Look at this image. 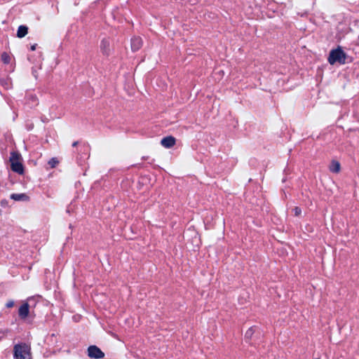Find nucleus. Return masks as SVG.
<instances>
[{
  "label": "nucleus",
  "mask_w": 359,
  "mask_h": 359,
  "mask_svg": "<svg viewBox=\"0 0 359 359\" xmlns=\"http://www.w3.org/2000/svg\"><path fill=\"white\" fill-rule=\"evenodd\" d=\"M1 61L4 63V64H9L10 62H11V57L10 55L4 52L1 55Z\"/></svg>",
  "instance_id": "nucleus-13"
},
{
  "label": "nucleus",
  "mask_w": 359,
  "mask_h": 359,
  "mask_svg": "<svg viewBox=\"0 0 359 359\" xmlns=\"http://www.w3.org/2000/svg\"><path fill=\"white\" fill-rule=\"evenodd\" d=\"M88 355L91 358L100 359L104 357V353L96 346H90L88 348Z\"/></svg>",
  "instance_id": "nucleus-4"
},
{
  "label": "nucleus",
  "mask_w": 359,
  "mask_h": 359,
  "mask_svg": "<svg viewBox=\"0 0 359 359\" xmlns=\"http://www.w3.org/2000/svg\"><path fill=\"white\" fill-rule=\"evenodd\" d=\"M58 163V161L53 158L52 159H50L48 162V164L52 167V168H54L57 164Z\"/></svg>",
  "instance_id": "nucleus-14"
},
{
  "label": "nucleus",
  "mask_w": 359,
  "mask_h": 359,
  "mask_svg": "<svg viewBox=\"0 0 359 359\" xmlns=\"http://www.w3.org/2000/svg\"><path fill=\"white\" fill-rule=\"evenodd\" d=\"M142 46V40L139 36H134L130 41V49L133 52L139 50Z\"/></svg>",
  "instance_id": "nucleus-7"
},
{
  "label": "nucleus",
  "mask_w": 359,
  "mask_h": 359,
  "mask_svg": "<svg viewBox=\"0 0 359 359\" xmlns=\"http://www.w3.org/2000/svg\"><path fill=\"white\" fill-rule=\"evenodd\" d=\"M11 198L16 201H26L29 200V196L25 194H13L11 195Z\"/></svg>",
  "instance_id": "nucleus-10"
},
{
  "label": "nucleus",
  "mask_w": 359,
  "mask_h": 359,
  "mask_svg": "<svg viewBox=\"0 0 359 359\" xmlns=\"http://www.w3.org/2000/svg\"><path fill=\"white\" fill-rule=\"evenodd\" d=\"M13 304H14L13 302H9L7 303L6 306L8 308H11L13 306Z\"/></svg>",
  "instance_id": "nucleus-15"
},
{
  "label": "nucleus",
  "mask_w": 359,
  "mask_h": 359,
  "mask_svg": "<svg viewBox=\"0 0 359 359\" xmlns=\"http://www.w3.org/2000/svg\"><path fill=\"white\" fill-rule=\"evenodd\" d=\"M28 28L26 26L21 25L18 27L17 36L22 38L27 34Z\"/></svg>",
  "instance_id": "nucleus-11"
},
{
  "label": "nucleus",
  "mask_w": 359,
  "mask_h": 359,
  "mask_svg": "<svg viewBox=\"0 0 359 359\" xmlns=\"http://www.w3.org/2000/svg\"><path fill=\"white\" fill-rule=\"evenodd\" d=\"M109 42L105 39H103L100 42V48L104 51L107 52L109 48Z\"/></svg>",
  "instance_id": "nucleus-12"
},
{
  "label": "nucleus",
  "mask_w": 359,
  "mask_h": 359,
  "mask_svg": "<svg viewBox=\"0 0 359 359\" xmlns=\"http://www.w3.org/2000/svg\"><path fill=\"white\" fill-rule=\"evenodd\" d=\"M176 144V139L173 136H167L161 140V144L166 148L170 149Z\"/></svg>",
  "instance_id": "nucleus-6"
},
{
  "label": "nucleus",
  "mask_w": 359,
  "mask_h": 359,
  "mask_svg": "<svg viewBox=\"0 0 359 359\" xmlns=\"http://www.w3.org/2000/svg\"><path fill=\"white\" fill-rule=\"evenodd\" d=\"M35 48H36V46H35V45L32 46L31 49H32V50H35Z\"/></svg>",
  "instance_id": "nucleus-16"
},
{
  "label": "nucleus",
  "mask_w": 359,
  "mask_h": 359,
  "mask_svg": "<svg viewBox=\"0 0 359 359\" xmlns=\"http://www.w3.org/2000/svg\"><path fill=\"white\" fill-rule=\"evenodd\" d=\"M255 327L254 325H246L242 330L241 334L246 339H251L255 334Z\"/></svg>",
  "instance_id": "nucleus-5"
},
{
  "label": "nucleus",
  "mask_w": 359,
  "mask_h": 359,
  "mask_svg": "<svg viewBox=\"0 0 359 359\" xmlns=\"http://www.w3.org/2000/svg\"><path fill=\"white\" fill-rule=\"evenodd\" d=\"M30 346L26 344L14 346V357L15 359H32Z\"/></svg>",
  "instance_id": "nucleus-1"
},
{
  "label": "nucleus",
  "mask_w": 359,
  "mask_h": 359,
  "mask_svg": "<svg viewBox=\"0 0 359 359\" xmlns=\"http://www.w3.org/2000/svg\"><path fill=\"white\" fill-rule=\"evenodd\" d=\"M9 161L11 163V168L13 172L20 175L24 173V167L21 162L22 156L19 153L13 151L11 154Z\"/></svg>",
  "instance_id": "nucleus-2"
},
{
  "label": "nucleus",
  "mask_w": 359,
  "mask_h": 359,
  "mask_svg": "<svg viewBox=\"0 0 359 359\" xmlns=\"http://www.w3.org/2000/svg\"><path fill=\"white\" fill-rule=\"evenodd\" d=\"M346 59V53L340 48H338L331 50L328 57V62L330 65H334L337 62L340 64H345Z\"/></svg>",
  "instance_id": "nucleus-3"
},
{
  "label": "nucleus",
  "mask_w": 359,
  "mask_h": 359,
  "mask_svg": "<svg viewBox=\"0 0 359 359\" xmlns=\"http://www.w3.org/2000/svg\"><path fill=\"white\" fill-rule=\"evenodd\" d=\"M329 170L331 172L338 174L341 171V165L338 161L332 160L329 165Z\"/></svg>",
  "instance_id": "nucleus-8"
},
{
  "label": "nucleus",
  "mask_w": 359,
  "mask_h": 359,
  "mask_svg": "<svg viewBox=\"0 0 359 359\" xmlns=\"http://www.w3.org/2000/svg\"><path fill=\"white\" fill-rule=\"evenodd\" d=\"M29 306L27 303L23 304L19 309V316L22 318H26L29 316Z\"/></svg>",
  "instance_id": "nucleus-9"
}]
</instances>
